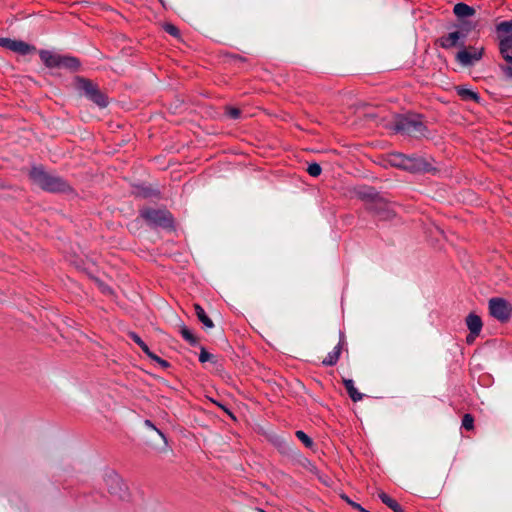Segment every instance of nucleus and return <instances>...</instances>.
I'll return each mask as SVG.
<instances>
[{"label":"nucleus","instance_id":"obj_1","mask_svg":"<svg viewBox=\"0 0 512 512\" xmlns=\"http://www.w3.org/2000/svg\"><path fill=\"white\" fill-rule=\"evenodd\" d=\"M32 182L50 193H69L71 186L61 177L48 173L43 167H33L29 173Z\"/></svg>","mask_w":512,"mask_h":512},{"label":"nucleus","instance_id":"obj_2","mask_svg":"<svg viewBox=\"0 0 512 512\" xmlns=\"http://www.w3.org/2000/svg\"><path fill=\"white\" fill-rule=\"evenodd\" d=\"M393 129L412 137L425 136L427 131L420 115L398 116L394 121Z\"/></svg>","mask_w":512,"mask_h":512},{"label":"nucleus","instance_id":"obj_3","mask_svg":"<svg viewBox=\"0 0 512 512\" xmlns=\"http://www.w3.org/2000/svg\"><path fill=\"white\" fill-rule=\"evenodd\" d=\"M387 162L393 167H397L410 172L425 170V162L419 157H409L402 153H391L388 155Z\"/></svg>","mask_w":512,"mask_h":512},{"label":"nucleus","instance_id":"obj_4","mask_svg":"<svg viewBox=\"0 0 512 512\" xmlns=\"http://www.w3.org/2000/svg\"><path fill=\"white\" fill-rule=\"evenodd\" d=\"M76 87L79 90H82L85 96L91 100L93 103L98 105L101 108H104L108 105L107 97L103 94L97 87L89 79L77 76L75 78Z\"/></svg>","mask_w":512,"mask_h":512},{"label":"nucleus","instance_id":"obj_5","mask_svg":"<svg viewBox=\"0 0 512 512\" xmlns=\"http://www.w3.org/2000/svg\"><path fill=\"white\" fill-rule=\"evenodd\" d=\"M140 215L151 227L168 228L173 223L171 214L165 210L147 208L141 210Z\"/></svg>","mask_w":512,"mask_h":512},{"label":"nucleus","instance_id":"obj_6","mask_svg":"<svg viewBox=\"0 0 512 512\" xmlns=\"http://www.w3.org/2000/svg\"><path fill=\"white\" fill-rule=\"evenodd\" d=\"M483 53V47L469 46L458 51L455 58L463 67H469L480 61L483 57Z\"/></svg>","mask_w":512,"mask_h":512},{"label":"nucleus","instance_id":"obj_7","mask_svg":"<svg viewBox=\"0 0 512 512\" xmlns=\"http://www.w3.org/2000/svg\"><path fill=\"white\" fill-rule=\"evenodd\" d=\"M490 314L497 320L507 321L512 313V306L502 298H492L489 301Z\"/></svg>","mask_w":512,"mask_h":512},{"label":"nucleus","instance_id":"obj_8","mask_svg":"<svg viewBox=\"0 0 512 512\" xmlns=\"http://www.w3.org/2000/svg\"><path fill=\"white\" fill-rule=\"evenodd\" d=\"M0 46L5 47L21 55H27L35 51V47L21 40H12L9 38H0Z\"/></svg>","mask_w":512,"mask_h":512},{"label":"nucleus","instance_id":"obj_9","mask_svg":"<svg viewBox=\"0 0 512 512\" xmlns=\"http://www.w3.org/2000/svg\"><path fill=\"white\" fill-rule=\"evenodd\" d=\"M363 197L372 199L368 207L369 210L373 211L381 218H388L390 216V211L387 209V203L381 198H376L374 191L371 190L368 193L363 194Z\"/></svg>","mask_w":512,"mask_h":512},{"label":"nucleus","instance_id":"obj_10","mask_svg":"<svg viewBox=\"0 0 512 512\" xmlns=\"http://www.w3.org/2000/svg\"><path fill=\"white\" fill-rule=\"evenodd\" d=\"M468 31H469L468 29H466L465 32L454 31V32H450L447 35L441 37V39H440L441 47L445 48V49H449V48L457 46L459 43V40H463L466 37Z\"/></svg>","mask_w":512,"mask_h":512},{"label":"nucleus","instance_id":"obj_11","mask_svg":"<svg viewBox=\"0 0 512 512\" xmlns=\"http://www.w3.org/2000/svg\"><path fill=\"white\" fill-rule=\"evenodd\" d=\"M39 56L46 67H48V68H59L60 67L61 55L52 53L51 51H48V50H40Z\"/></svg>","mask_w":512,"mask_h":512},{"label":"nucleus","instance_id":"obj_12","mask_svg":"<svg viewBox=\"0 0 512 512\" xmlns=\"http://www.w3.org/2000/svg\"><path fill=\"white\" fill-rule=\"evenodd\" d=\"M499 51L506 63L512 65V36H507L500 40Z\"/></svg>","mask_w":512,"mask_h":512},{"label":"nucleus","instance_id":"obj_13","mask_svg":"<svg viewBox=\"0 0 512 512\" xmlns=\"http://www.w3.org/2000/svg\"><path fill=\"white\" fill-rule=\"evenodd\" d=\"M466 325L473 335H479L483 326L481 318L473 313L466 317Z\"/></svg>","mask_w":512,"mask_h":512},{"label":"nucleus","instance_id":"obj_14","mask_svg":"<svg viewBox=\"0 0 512 512\" xmlns=\"http://www.w3.org/2000/svg\"><path fill=\"white\" fill-rule=\"evenodd\" d=\"M342 351V340L334 347V349L327 354V356L323 359L322 364L324 366H334L341 355Z\"/></svg>","mask_w":512,"mask_h":512},{"label":"nucleus","instance_id":"obj_15","mask_svg":"<svg viewBox=\"0 0 512 512\" xmlns=\"http://www.w3.org/2000/svg\"><path fill=\"white\" fill-rule=\"evenodd\" d=\"M454 14L460 18H468L475 14V9L465 3H457L453 9Z\"/></svg>","mask_w":512,"mask_h":512},{"label":"nucleus","instance_id":"obj_16","mask_svg":"<svg viewBox=\"0 0 512 512\" xmlns=\"http://www.w3.org/2000/svg\"><path fill=\"white\" fill-rule=\"evenodd\" d=\"M343 384L352 401L358 402L362 400L363 395L355 388L354 381L352 379H343Z\"/></svg>","mask_w":512,"mask_h":512},{"label":"nucleus","instance_id":"obj_17","mask_svg":"<svg viewBox=\"0 0 512 512\" xmlns=\"http://www.w3.org/2000/svg\"><path fill=\"white\" fill-rule=\"evenodd\" d=\"M455 89H456L458 96L462 100H465V101L472 100L475 102L479 101L478 94L476 92L472 91L471 89L464 87V86H457V87H455Z\"/></svg>","mask_w":512,"mask_h":512},{"label":"nucleus","instance_id":"obj_18","mask_svg":"<svg viewBox=\"0 0 512 512\" xmlns=\"http://www.w3.org/2000/svg\"><path fill=\"white\" fill-rule=\"evenodd\" d=\"M60 67L76 71L80 67V61L76 57L61 55Z\"/></svg>","mask_w":512,"mask_h":512},{"label":"nucleus","instance_id":"obj_19","mask_svg":"<svg viewBox=\"0 0 512 512\" xmlns=\"http://www.w3.org/2000/svg\"><path fill=\"white\" fill-rule=\"evenodd\" d=\"M194 310L197 315L198 320L206 327V328H212L214 326L213 321L208 317V315L205 313L202 306L199 304H194Z\"/></svg>","mask_w":512,"mask_h":512},{"label":"nucleus","instance_id":"obj_20","mask_svg":"<svg viewBox=\"0 0 512 512\" xmlns=\"http://www.w3.org/2000/svg\"><path fill=\"white\" fill-rule=\"evenodd\" d=\"M378 496L381 499V501L385 505H387L390 509H392L394 512H402V508H401L400 504L396 500L391 498L389 495H387L384 492H380L378 494Z\"/></svg>","mask_w":512,"mask_h":512},{"label":"nucleus","instance_id":"obj_21","mask_svg":"<svg viewBox=\"0 0 512 512\" xmlns=\"http://www.w3.org/2000/svg\"><path fill=\"white\" fill-rule=\"evenodd\" d=\"M130 338L141 348V350L149 357L153 352L150 351L147 344L134 332L129 333Z\"/></svg>","mask_w":512,"mask_h":512},{"label":"nucleus","instance_id":"obj_22","mask_svg":"<svg viewBox=\"0 0 512 512\" xmlns=\"http://www.w3.org/2000/svg\"><path fill=\"white\" fill-rule=\"evenodd\" d=\"M180 333H181L182 337L187 342H189L191 345H196L197 338L193 335V333L187 327H185V326L182 327L180 330Z\"/></svg>","mask_w":512,"mask_h":512},{"label":"nucleus","instance_id":"obj_23","mask_svg":"<svg viewBox=\"0 0 512 512\" xmlns=\"http://www.w3.org/2000/svg\"><path fill=\"white\" fill-rule=\"evenodd\" d=\"M462 427L467 431L474 429V417L471 414L467 413L463 416Z\"/></svg>","mask_w":512,"mask_h":512},{"label":"nucleus","instance_id":"obj_24","mask_svg":"<svg viewBox=\"0 0 512 512\" xmlns=\"http://www.w3.org/2000/svg\"><path fill=\"white\" fill-rule=\"evenodd\" d=\"M297 438L305 445L307 448H311L313 446L312 439L303 431H296Z\"/></svg>","mask_w":512,"mask_h":512},{"label":"nucleus","instance_id":"obj_25","mask_svg":"<svg viewBox=\"0 0 512 512\" xmlns=\"http://www.w3.org/2000/svg\"><path fill=\"white\" fill-rule=\"evenodd\" d=\"M498 31L509 33L512 36V21H503L497 26Z\"/></svg>","mask_w":512,"mask_h":512},{"label":"nucleus","instance_id":"obj_26","mask_svg":"<svg viewBox=\"0 0 512 512\" xmlns=\"http://www.w3.org/2000/svg\"><path fill=\"white\" fill-rule=\"evenodd\" d=\"M321 167L318 163H312L308 166L307 172L312 177H318L321 174Z\"/></svg>","mask_w":512,"mask_h":512},{"label":"nucleus","instance_id":"obj_27","mask_svg":"<svg viewBox=\"0 0 512 512\" xmlns=\"http://www.w3.org/2000/svg\"><path fill=\"white\" fill-rule=\"evenodd\" d=\"M163 28L168 34L174 37H178L180 35L179 29L173 24L166 23L164 24Z\"/></svg>","mask_w":512,"mask_h":512},{"label":"nucleus","instance_id":"obj_28","mask_svg":"<svg viewBox=\"0 0 512 512\" xmlns=\"http://www.w3.org/2000/svg\"><path fill=\"white\" fill-rule=\"evenodd\" d=\"M226 114L232 119H238L241 115L240 109L236 107H226Z\"/></svg>","mask_w":512,"mask_h":512},{"label":"nucleus","instance_id":"obj_29","mask_svg":"<svg viewBox=\"0 0 512 512\" xmlns=\"http://www.w3.org/2000/svg\"><path fill=\"white\" fill-rule=\"evenodd\" d=\"M213 358H214V356L211 353L206 351L204 348L201 349L200 354H199V361L201 363H205L207 361H210Z\"/></svg>","mask_w":512,"mask_h":512},{"label":"nucleus","instance_id":"obj_30","mask_svg":"<svg viewBox=\"0 0 512 512\" xmlns=\"http://www.w3.org/2000/svg\"><path fill=\"white\" fill-rule=\"evenodd\" d=\"M502 73L509 79H512V65L511 64H501L499 65Z\"/></svg>","mask_w":512,"mask_h":512},{"label":"nucleus","instance_id":"obj_31","mask_svg":"<svg viewBox=\"0 0 512 512\" xmlns=\"http://www.w3.org/2000/svg\"><path fill=\"white\" fill-rule=\"evenodd\" d=\"M149 358H150L151 360H153V361L157 362V363H158L162 368H168V367L170 366V364H169L166 360H164V359H162V358L158 357V356H157L156 354H154V353H152V354H151V356H149Z\"/></svg>","mask_w":512,"mask_h":512},{"label":"nucleus","instance_id":"obj_32","mask_svg":"<svg viewBox=\"0 0 512 512\" xmlns=\"http://www.w3.org/2000/svg\"><path fill=\"white\" fill-rule=\"evenodd\" d=\"M144 425H145L146 427L150 428V429L155 430V431H156V432L161 436V438L166 442V437H165V435L162 433V431H160L159 429H157V428L155 427V425L152 423V421H150V420H148V419H147V420H145V421H144Z\"/></svg>","mask_w":512,"mask_h":512},{"label":"nucleus","instance_id":"obj_33","mask_svg":"<svg viewBox=\"0 0 512 512\" xmlns=\"http://www.w3.org/2000/svg\"><path fill=\"white\" fill-rule=\"evenodd\" d=\"M343 498L346 500V502L351 505L353 508L359 510L360 512H369L368 510L364 509L360 504L350 500L347 496H343Z\"/></svg>","mask_w":512,"mask_h":512},{"label":"nucleus","instance_id":"obj_34","mask_svg":"<svg viewBox=\"0 0 512 512\" xmlns=\"http://www.w3.org/2000/svg\"><path fill=\"white\" fill-rule=\"evenodd\" d=\"M475 336H476V335H473V334H471V333H470V335H468V336H467V339H466V340H467V342H468V343H471V342L474 340V337H475Z\"/></svg>","mask_w":512,"mask_h":512},{"label":"nucleus","instance_id":"obj_35","mask_svg":"<svg viewBox=\"0 0 512 512\" xmlns=\"http://www.w3.org/2000/svg\"><path fill=\"white\" fill-rule=\"evenodd\" d=\"M112 480L116 483V484H121L122 481L120 480V478L118 476H115L112 478Z\"/></svg>","mask_w":512,"mask_h":512}]
</instances>
